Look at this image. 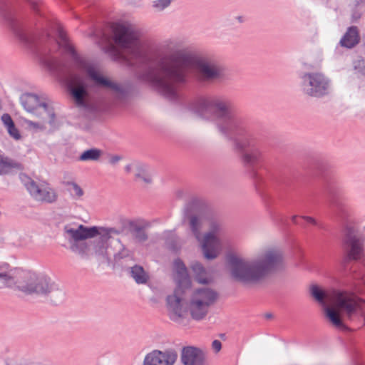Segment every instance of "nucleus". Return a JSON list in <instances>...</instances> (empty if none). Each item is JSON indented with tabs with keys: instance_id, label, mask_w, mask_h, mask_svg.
<instances>
[{
	"instance_id": "423d86ee",
	"label": "nucleus",
	"mask_w": 365,
	"mask_h": 365,
	"mask_svg": "<svg viewBox=\"0 0 365 365\" xmlns=\"http://www.w3.org/2000/svg\"><path fill=\"white\" fill-rule=\"evenodd\" d=\"M58 40L53 48L45 49L41 56L42 63L50 71H56L59 69L57 56H54L53 53L56 49L61 48L71 57L75 64L81 70L86 73L88 80L93 83V86L109 90L118 101H123L127 97L126 87L103 76L94 63L80 56L70 43L67 35L63 29L58 30Z\"/></svg>"
},
{
	"instance_id": "7ed1b4c3",
	"label": "nucleus",
	"mask_w": 365,
	"mask_h": 365,
	"mask_svg": "<svg viewBox=\"0 0 365 365\" xmlns=\"http://www.w3.org/2000/svg\"><path fill=\"white\" fill-rule=\"evenodd\" d=\"M120 232L115 228L66 225L63 235L68 246H63L81 259L94 257L100 262H109L113 253L111 240Z\"/></svg>"
},
{
	"instance_id": "e433bc0d",
	"label": "nucleus",
	"mask_w": 365,
	"mask_h": 365,
	"mask_svg": "<svg viewBox=\"0 0 365 365\" xmlns=\"http://www.w3.org/2000/svg\"><path fill=\"white\" fill-rule=\"evenodd\" d=\"M212 349L216 351H219L222 348V344L219 340H214L212 343Z\"/></svg>"
},
{
	"instance_id": "2eb2a0df",
	"label": "nucleus",
	"mask_w": 365,
	"mask_h": 365,
	"mask_svg": "<svg viewBox=\"0 0 365 365\" xmlns=\"http://www.w3.org/2000/svg\"><path fill=\"white\" fill-rule=\"evenodd\" d=\"M185 289L175 288L173 294L167 297L168 316L170 320L181 324L186 315V311L182 309L181 302Z\"/></svg>"
},
{
	"instance_id": "c85d7f7f",
	"label": "nucleus",
	"mask_w": 365,
	"mask_h": 365,
	"mask_svg": "<svg viewBox=\"0 0 365 365\" xmlns=\"http://www.w3.org/2000/svg\"><path fill=\"white\" fill-rule=\"evenodd\" d=\"M131 234L134 239L139 242H143L148 240L145 230L140 226L135 225L131 229Z\"/></svg>"
},
{
	"instance_id": "ea45409f",
	"label": "nucleus",
	"mask_w": 365,
	"mask_h": 365,
	"mask_svg": "<svg viewBox=\"0 0 365 365\" xmlns=\"http://www.w3.org/2000/svg\"><path fill=\"white\" fill-rule=\"evenodd\" d=\"M358 66L362 68L361 73L362 75L365 74V61H359Z\"/></svg>"
},
{
	"instance_id": "a878e982",
	"label": "nucleus",
	"mask_w": 365,
	"mask_h": 365,
	"mask_svg": "<svg viewBox=\"0 0 365 365\" xmlns=\"http://www.w3.org/2000/svg\"><path fill=\"white\" fill-rule=\"evenodd\" d=\"M17 167L18 163L14 160L0 153V175H6Z\"/></svg>"
},
{
	"instance_id": "cd10ccee",
	"label": "nucleus",
	"mask_w": 365,
	"mask_h": 365,
	"mask_svg": "<svg viewBox=\"0 0 365 365\" xmlns=\"http://www.w3.org/2000/svg\"><path fill=\"white\" fill-rule=\"evenodd\" d=\"M64 185L65 186L70 187L68 188V191L71 192L73 199L78 200L83 195L84 192L83 189L75 182L67 181L64 182Z\"/></svg>"
},
{
	"instance_id": "9b49d317",
	"label": "nucleus",
	"mask_w": 365,
	"mask_h": 365,
	"mask_svg": "<svg viewBox=\"0 0 365 365\" xmlns=\"http://www.w3.org/2000/svg\"><path fill=\"white\" fill-rule=\"evenodd\" d=\"M207 225L209 226L210 231L202 236L200 245L204 257L207 259H213L218 255L220 240L217 236V233L220 232L221 225L220 222L215 219L211 211L210 218L207 220Z\"/></svg>"
},
{
	"instance_id": "9d476101",
	"label": "nucleus",
	"mask_w": 365,
	"mask_h": 365,
	"mask_svg": "<svg viewBox=\"0 0 365 365\" xmlns=\"http://www.w3.org/2000/svg\"><path fill=\"white\" fill-rule=\"evenodd\" d=\"M218 297V293L211 288L202 287L195 289L188 305L192 318L197 321L203 319Z\"/></svg>"
},
{
	"instance_id": "bb28decb",
	"label": "nucleus",
	"mask_w": 365,
	"mask_h": 365,
	"mask_svg": "<svg viewBox=\"0 0 365 365\" xmlns=\"http://www.w3.org/2000/svg\"><path fill=\"white\" fill-rule=\"evenodd\" d=\"M102 153V150L98 148H91L83 151L78 157V160L82 162L98 161Z\"/></svg>"
},
{
	"instance_id": "f8f14e48",
	"label": "nucleus",
	"mask_w": 365,
	"mask_h": 365,
	"mask_svg": "<svg viewBox=\"0 0 365 365\" xmlns=\"http://www.w3.org/2000/svg\"><path fill=\"white\" fill-rule=\"evenodd\" d=\"M24 185L31 196L36 201L52 204L58 200L57 191L46 181L37 182L28 178Z\"/></svg>"
},
{
	"instance_id": "4c0bfd02",
	"label": "nucleus",
	"mask_w": 365,
	"mask_h": 365,
	"mask_svg": "<svg viewBox=\"0 0 365 365\" xmlns=\"http://www.w3.org/2000/svg\"><path fill=\"white\" fill-rule=\"evenodd\" d=\"M122 159V157L120 155H113L109 159V163L111 165H115L118 163L120 160Z\"/></svg>"
},
{
	"instance_id": "aec40b11",
	"label": "nucleus",
	"mask_w": 365,
	"mask_h": 365,
	"mask_svg": "<svg viewBox=\"0 0 365 365\" xmlns=\"http://www.w3.org/2000/svg\"><path fill=\"white\" fill-rule=\"evenodd\" d=\"M113 253L112 256L114 260L118 262L124 258L131 257L133 254L120 241L119 238L111 240Z\"/></svg>"
},
{
	"instance_id": "6e6552de",
	"label": "nucleus",
	"mask_w": 365,
	"mask_h": 365,
	"mask_svg": "<svg viewBox=\"0 0 365 365\" xmlns=\"http://www.w3.org/2000/svg\"><path fill=\"white\" fill-rule=\"evenodd\" d=\"M210 218L209 210L205 202L197 197L188 201L182 210V224L188 232L200 243L202 232Z\"/></svg>"
},
{
	"instance_id": "b1692460",
	"label": "nucleus",
	"mask_w": 365,
	"mask_h": 365,
	"mask_svg": "<svg viewBox=\"0 0 365 365\" xmlns=\"http://www.w3.org/2000/svg\"><path fill=\"white\" fill-rule=\"evenodd\" d=\"M135 177L143 181L145 184H150L152 182V173L149 168L141 163H136L135 165Z\"/></svg>"
},
{
	"instance_id": "ddd939ff",
	"label": "nucleus",
	"mask_w": 365,
	"mask_h": 365,
	"mask_svg": "<svg viewBox=\"0 0 365 365\" xmlns=\"http://www.w3.org/2000/svg\"><path fill=\"white\" fill-rule=\"evenodd\" d=\"M365 235L359 229L349 227L347 229L345 245L349 260L360 259L364 253Z\"/></svg>"
},
{
	"instance_id": "f704fd0d",
	"label": "nucleus",
	"mask_w": 365,
	"mask_h": 365,
	"mask_svg": "<svg viewBox=\"0 0 365 365\" xmlns=\"http://www.w3.org/2000/svg\"><path fill=\"white\" fill-rule=\"evenodd\" d=\"M31 6L32 9L38 12L40 9V2L37 0H26Z\"/></svg>"
},
{
	"instance_id": "a19ab883",
	"label": "nucleus",
	"mask_w": 365,
	"mask_h": 365,
	"mask_svg": "<svg viewBox=\"0 0 365 365\" xmlns=\"http://www.w3.org/2000/svg\"><path fill=\"white\" fill-rule=\"evenodd\" d=\"M365 0H355V6L359 5L361 3L364 2Z\"/></svg>"
},
{
	"instance_id": "473e14b6",
	"label": "nucleus",
	"mask_w": 365,
	"mask_h": 365,
	"mask_svg": "<svg viewBox=\"0 0 365 365\" xmlns=\"http://www.w3.org/2000/svg\"><path fill=\"white\" fill-rule=\"evenodd\" d=\"M6 129L10 136L15 140H19L21 138V135L19 132V130L16 128L14 124L11 127H9Z\"/></svg>"
},
{
	"instance_id": "79ce46f5",
	"label": "nucleus",
	"mask_w": 365,
	"mask_h": 365,
	"mask_svg": "<svg viewBox=\"0 0 365 365\" xmlns=\"http://www.w3.org/2000/svg\"><path fill=\"white\" fill-rule=\"evenodd\" d=\"M297 215H294V216H292V221L294 223H295V224H297Z\"/></svg>"
},
{
	"instance_id": "4be33fe9",
	"label": "nucleus",
	"mask_w": 365,
	"mask_h": 365,
	"mask_svg": "<svg viewBox=\"0 0 365 365\" xmlns=\"http://www.w3.org/2000/svg\"><path fill=\"white\" fill-rule=\"evenodd\" d=\"M129 275L133 279L135 283L138 284H145L149 280V274L144 268L138 264H135L129 268Z\"/></svg>"
},
{
	"instance_id": "4468645a",
	"label": "nucleus",
	"mask_w": 365,
	"mask_h": 365,
	"mask_svg": "<svg viewBox=\"0 0 365 365\" xmlns=\"http://www.w3.org/2000/svg\"><path fill=\"white\" fill-rule=\"evenodd\" d=\"M68 81L71 93L76 105L79 107L88 108L89 93L85 81L78 75L71 74L68 77Z\"/></svg>"
},
{
	"instance_id": "2f4dec72",
	"label": "nucleus",
	"mask_w": 365,
	"mask_h": 365,
	"mask_svg": "<svg viewBox=\"0 0 365 365\" xmlns=\"http://www.w3.org/2000/svg\"><path fill=\"white\" fill-rule=\"evenodd\" d=\"M7 0H0V16L9 20V17L7 16Z\"/></svg>"
},
{
	"instance_id": "c756f323",
	"label": "nucleus",
	"mask_w": 365,
	"mask_h": 365,
	"mask_svg": "<svg viewBox=\"0 0 365 365\" xmlns=\"http://www.w3.org/2000/svg\"><path fill=\"white\" fill-rule=\"evenodd\" d=\"M174 0H154L152 1V8L156 12H162L170 6Z\"/></svg>"
},
{
	"instance_id": "5701e85b",
	"label": "nucleus",
	"mask_w": 365,
	"mask_h": 365,
	"mask_svg": "<svg viewBox=\"0 0 365 365\" xmlns=\"http://www.w3.org/2000/svg\"><path fill=\"white\" fill-rule=\"evenodd\" d=\"M43 107L46 111H48V114L46 113H41L40 111V109H38L34 115L37 116L41 119V121L43 122L44 124H48L51 127L54 126L55 125V113L53 110V108L48 106L46 103H43Z\"/></svg>"
},
{
	"instance_id": "dca6fc26",
	"label": "nucleus",
	"mask_w": 365,
	"mask_h": 365,
	"mask_svg": "<svg viewBox=\"0 0 365 365\" xmlns=\"http://www.w3.org/2000/svg\"><path fill=\"white\" fill-rule=\"evenodd\" d=\"M178 354L175 351L153 350L148 353L143 359V365H173Z\"/></svg>"
},
{
	"instance_id": "72a5a7b5",
	"label": "nucleus",
	"mask_w": 365,
	"mask_h": 365,
	"mask_svg": "<svg viewBox=\"0 0 365 365\" xmlns=\"http://www.w3.org/2000/svg\"><path fill=\"white\" fill-rule=\"evenodd\" d=\"M1 120L6 128L11 127L14 124L11 117L8 113L3 114Z\"/></svg>"
},
{
	"instance_id": "c03bdc74",
	"label": "nucleus",
	"mask_w": 365,
	"mask_h": 365,
	"mask_svg": "<svg viewBox=\"0 0 365 365\" xmlns=\"http://www.w3.org/2000/svg\"><path fill=\"white\" fill-rule=\"evenodd\" d=\"M19 38H20L21 39H22V40H24V38L23 37V36H22V35L19 34Z\"/></svg>"
},
{
	"instance_id": "f03ea898",
	"label": "nucleus",
	"mask_w": 365,
	"mask_h": 365,
	"mask_svg": "<svg viewBox=\"0 0 365 365\" xmlns=\"http://www.w3.org/2000/svg\"><path fill=\"white\" fill-rule=\"evenodd\" d=\"M194 113L201 119L215 121L218 132L233 140L236 148L242 152L246 166L253 167L262 158L259 149L255 146L252 133L243 120L231 110V103L222 96H208L197 98L192 104Z\"/></svg>"
},
{
	"instance_id": "20e7f679",
	"label": "nucleus",
	"mask_w": 365,
	"mask_h": 365,
	"mask_svg": "<svg viewBox=\"0 0 365 365\" xmlns=\"http://www.w3.org/2000/svg\"><path fill=\"white\" fill-rule=\"evenodd\" d=\"M5 288L44 298L55 305L66 299L63 289L48 275L12 268L8 263L1 262L0 289Z\"/></svg>"
},
{
	"instance_id": "1a4fd4ad",
	"label": "nucleus",
	"mask_w": 365,
	"mask_h": 365,
	"mask_svg": "<svg viewBox=\"0 0 365 365\" xmlns=\"http://www.w3.org/2000/svg\"><path fill=\"white\" fill-rule=\"evenodd\" d=\"M299 88L304 95L323 98L330 94V79L320 72H304L300 75Z\"/></svg>"
},
{
	"instance_id": "393cba45",
	"label": "nucleus",
	"mask_w": 365,
	"mask_h": 365,
	"mask_svg": "<svg viewBox=\"0 0 365 365\" xmlns=\"http://www.w3.org/2000/svg\"><path fill=\"white\" fill-rule=\"evenodd\" d=\"M191 269L195 274V279L200 284H208L210 279L204 267L197 262H195L191 265Z\"/></svg>"
},
{
	"instance_id": "a18cd8bd",
	"label": "nucleus",
	"mask_w": 365,
	"mask_h": 365,
	"mask_svg": "<svg viewBox=\"0 0 365 365\" xmlns=\"http://www.w3.org/2000/svg\"><path fill=\"white\" fill-rule=\"evenodd\" d=\"M329 195L331 196L332 195V191L331 190H329Z\"/></svg>"
},
{
	"instance_id": "37998d69",
	"label": "nucleus",
	"mask_w": 365,
	"mask_h": 365,
	"mask_svg": "<svg viewBox=\"0 0 365 365\" xmlns=\"http://www.w3.org/2000/svg\"><path fill=\"white\" fill-rule=\"evenodd\" d=\"M237 20L240 21V22H242V16H237Z\"/></svg>"
},
{
	"instance_id": "7c9ffc66",
	"label": "nucleus",
	"mask_w": 365,
	"mask_h": 365,
	"mask_svg": "<svg viewBox=\"0 0 365 365\" xmlns=\"http://www.w3.org/2000/svg\"><path fill=\"white\" fill-rule=\"evenodd\" d=\"M26 124L29 128H34L35 130H43L46 129V126L43 122H33L31 120L26 121Z\"/></svg>"
},
{
	"instance_id": "39448f33",
	"label": "nucleus",
	"mask_w": 365,
	"mask_h": 365,
	"mask_svg": "<svg viewBox=\"0 0 365 365\" xmlns=\"http://www.w3.org/2000/svg\"><path fill=\"white\" fill-rule=\"evenodd\" d=\"M227 267L235 281L243 284H256L272 274L284 271L286 262L280 249L268 247L252 259L232 255L227 259Z\"/></svg>"
},
{
	"instance_id": "0eeeda50",
	"label": "nucleus",
	"mask_w": 365,
	"mask_h": 365,
	"mask_svg": "<svg viewBox=\"0 0 365 365\" xmlns=\"http://www.w3.org/2000/svg\"><path fill=\"white\" fill-rule=\"evenodd\" d=\"M311 296L324 307L327 317L336 327L346 329L341 317L340 312H344L351 317L359 307L356 299L346 293L333 290L326 292L318 285L310 286Z\"/></svg>"
},
{
	"instance_id": "49530a36",
	"label": "nucleus",
	"mask_w": 365,
	"mask_h": 365,
	"mask_svg": "<svg viewBox=\"0 0 365 365\" xmlns=\"http://www.w3.org/2000/svg\"><path fill=\"white\" fill-rule=\"evenodd\" d=\"M11 27H13L14 29V25H13V23L11 22Z\"/></svg>"
},
{
	"instance_id": "412c9836",
	"label": "nucleus",
	"mask_w": 365,
	"mask_h": 365,
	"mask_svg": "<svg viewBox=\"0 0 365 365\" xmlns=\"http://www.w3.org/2000/svg\"><path fill=\"white\" fill-rule=\"evenodd\" d=\"M359 35L356 26H351L340 40L341 46L351 48L359 42Z\"/></svg>"
},
{
	"instance_id": "f257e3e1",
	"label": "nucleus",
	"mask_w": 365,
	"mask_h": 365,
	"mask_svg": "<svg viewBox=\"0 0 365 365\" xmlns=\"http://www.w3.org/2000/svg\"><path fill=\"white\" fill-rule=\"evenodd\" d=\"M113 41L108 42L106 51L113 60L142 68L139 78L169 100L178 98L179 85L186 82L187 71L192 66L202 83L218 81L226 76L225 66L217 59L182 48L180 42L174 38L150 46L140 41L139 32L131 25L117 24Z\"/></svg>"
},
{
	"instance_id": "c9c22d12",
	"label": "nucleus",
	"mask_w": 365,
	"mask_h": 365,
	"mask_svg": "<svg viewBox=\"0 0 365 365\" xmlns=\"http://www.w3.org/2000/svg\"><path fill=\"white\" fill-rule=\"evenodd\" d=\"M136 163H139V162H133L130 164H128L125 167V170L128 173H130L131 172H134L135 171V165Z\"/></svg>"
},
{
	"instance_id": "58836bf2",
	"label": "nucleus",
	"mask_w": 365,
	"mask_h": 365,
	"mask_svg": "<svg viewBox=\"0 0 365 365\" xmlns=\"http://www.w3.org/2000/svg\"><path fill=\"white\" fill-rule=\"evenodd\" d=\"M303 219H304L307 222L309 223H311V224H313V225H316V220L312 217H309V216H302V217Z\"/></svg>"
},
{
	"instance_id": "f3484780",
	"label": "nucleus",
	"mask_w": 365,
	"mask_h": 365,
	"mask_svg": "<svg viewBox=\"0 0 365 365\" xmlns=\"http://www.w3.org/2000/svg\"><path fill=\"white\" fill-rule=\"evenodd\" d=\"M181 360L184 365H204L203 352L193 346H186L182 349Z\"/></svg>"
},
{
	"instance_id": "a211bd4d",
	"label": "nucleus",
	"mask_w": 365,
	"mask_h": 365,
	"mask_svg": "<svg viewBox=\"0 0 365 365\" xmlns=\"http://www.w3.org/2000/svg\"><path fill=\"white\" fill-rule=\"evenodd\" d=\"M20 102L24 108L29 113L34 114L38 109H40L41 113L48 114V111L43 107V103L46 102L41 101L36 94L24 93L20 97Z\"/></svg>"
},
{
	"instance_id": "de8ad7c7",
	"label": "nucleus",
	"mask_w": 365,
	"mask_h": 365,
	"mask_svg": "<svg viewBox=\"0 0 365 365\" xmlns=\"http://www.w3.org/2000/svg\"><path fill=\"white\" fill-rule=\"evenodd\" d=\"M330 202L334 204V201L332 200H330Z\"/></svg>"
},
{
	"instance_id": "6ab92c4d",
	"label": "nucleus",
	"mask_w": 365,
	"mask_h": 365,
	"mask_svg": "<svg viewBox=\"0 0 365 365\" xmlns=\"http://www.w3.org/2000/svg\"><path fill=\"white\" fill-rule=\"evenodd\" d=\"M174 267L175 270V281L177 283L176 288H180V289H189L191 282L183 262L180 259L175 260Z\"/></svg>"
}]
</instances>
